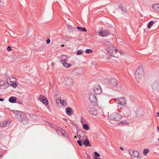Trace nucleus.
I'll use <instances>...</instances> for the list:
<instances>
[{
  "instance_id": "e433bc0d",
  "label": "nucleus",
  "mask_w": 159,
  "mask_h": 159,
  "mask_svg": "<svg viewBox=\"0 0 159 159\" xmlns=\"http://www.w3.org/2000/svg\"><path fill=\"white\" fill-rule=\"evenodd\" d=\"M86 53H90L93 52V50L91 49H87L85 51Z\"/></svg>"
},
{
  "instance_id": "6e6552de",
  "label": "nucleus",
  "mask_w": 159,
  "mask_h": 159,
  "mask_svg": "<svg viewBox=\"0 0 159 159\" xmlns=\"http://www.w3.org/2000/svg\"><path fill=\"white\" fill-rule=\"evenodd\" d=\"M118 83L116 79L112 78L109 80L108 84L111 86L113 87L117 85Z\"/></svg>"
},
{
  "instance_id": "cd10ccee",
  "label": "nucleus",
  "mask_w": 159,
  "mask_h": 159,
  "mask_svg": "<svg viewBox=\"0 0 159 159\" xmlns=\"http://www.w3.org/2000/svg\"><path fill=\"white\" fill-rule=\"evenodd\" d=\"M129 124V122L126 120H122L119 123V125H128Z\"/></svg>"
},
{
  "instance_id": "5701e85b",
  "label": "nucleus",
  "mask_w": 159,
  "mask_h": 159,
  "mask_svg": "<svg viewBox=\"0 0 159 159\" xmlns=\"http://www.w3.org/2000/svg\"><path fill=\"white\" fill-rule=\"evenodd\" d=\"M72 111V109L70 107H67L66 109V113L69 116H70L71 115V112Z\"/></svg>"
},
{
  "instance_id": "052dcab7",
  "label": "nucleus",
  "mask_w": 159,
  "mask_h": 159,
  "mask_svg": "<svg viewBox=\"0 0 159 159\" xmlns=\"http://www.w3.org/2000/svg\"><path fill=\"white\" fill-rule=\"evenodd\" d=\"M51 64H52V65H53V64H54V63H53V64H52V63H51Z\"/></svg>"
},
{
  "instance_id": "e2e57ef3",
  "label": "nucleus",
  "mask_w": 159,
  "mask_h": 159,
  "mask_svg": "<svg viewBox=\"0 0 159 159\" xmlns=\"http://www.w3.org/2000/svg\"><path fill=\"white\" fill-rule=\"evenodd\" d=\"M158 140L159 141V138L158 139Z\"/></svg>"
},
{
  "instance_id": "dca6fc26",
  "label": "nucleus",
  "mask_w": 159,
  "mask_h": 159,
  "mask_svg": "<svg viewBox=\"0 0 159 159\" xmlns=\"http://www.w3.org/2000/svg\"><path fill=\"white\" fill-rule=\"evenodd\" d=\"M94 91L95 93L96 94H100L102 92L100 86L99 85H95L94 88Z\"/></svg>"
},
{
  "instance_id": "aec40b11",
  "label": "nucleus",
  "mask_w": 159,
  "mask_h": 159,
  "mask_svg": "<svg viewBox=\"0 0 159 159\" xmlns=\"http://www.w3.org/2000/svg\"><path fill=\"white\" fill-rule=\"evenodd\" d=\"M12 111L15 114V116L17 119H20V116H21L22 112L17 111L13 110Z\"/></svg>"
},
{
  "instance_id": "393cba45",
  "label": "nucleus",
  "mask_w": 159,
  "mask_h": 159,
  "mask_svg": "<svg viewBox=\"0 0 159 159\" xmlns=\"http://www.w3.org/2000/svg\"><path fill=\"white\" fill-rule=\"evenodd\" d=\"M89 112L91 115H96L97 114V110L94 108L90 110Z\"/></svg>"
},
{
  "instance_id": "ea45409f",
  "label": "nucleus",
  "mask_w": 159,
  "mask_h": 159,
  "mask_svg": "<svg viewBox=\"0 0 159 159\" xmlns=\"http://www.w3.org/2000/svg\"><path fill=\"white\" fill-rule=\"evenodd\" d=\"M68 29L70 30V31H71L73 29V28L71 25H68Z\"/></svg>"
},
{
  "instance_id": "2f4dec72",
  "label": "nucleus",
  "mask_w": 159,
  "mask_h": 159,
  "mask_svg": "<svg viewBox=\"0 0 159 159\" xmlns=\"http://www.w3.org/2000/svg\"><path fill=\"white\" fill-rule=\"evenodd\" d=\"M154 24V22L153 21H150L148 24V28L149 29L150 27L152 26Z\"/></svg>"
},
{
  "instance_id": "864d4df0",
  "label": "nucleus",
  "mask_w": 159,
  "mask_h": 159,
  "mask_svg": "<svg viewBox=\"0 0 159 159\" xmlns=\"http://www.w3.org/2000/svg\"><path fill=\"white\" fill-rule=\"evenodd\" d=\"M63 120L66 121H67V119L66 118H63Z\"/></svg>"
},
{
  "instance_id": "c85d7f7f",
  "label": "nucleus",
  "mask_w": 159,
  "mask_h": 159,
  "mask_svg": "<svg viewBox=\"0 0 159 159\" xmlns=\"http://www.w3.org/2000/svg\"><path fill=\"white\" fill-rule=\"evenodd\" d=\"M77 28L78 30H79L80 31L83 32H86L87 31V30L84 27H81L78 26L77 27Z\"/></svg>"
},
{
  "instance_id": "39448f33",
  "label": "nucleus",
  "mask_w": 159,
  "mask_h": 159,
  "mask_svg": "<svg viewBox=\"0 0 159 159\" xmlns=\"http://www.w3.org/2000/svg\"><path fill=\"white\" fill-rule=\"evenodd\" d=\"M16 78L14 77H11V78H9L7 79L8 83H10V85L14 88H16L17 87V84L16 82Z\"/></svg>"
},
{
  "instance_id": "79ce46f5",
  "label": "nucleus",
  "mask_w": 159,
  "mask_h": 159,
  "mask_svg": "<svg viewBox=\"0 0 159 159\" xmlns=\"http://www.w3.org/2000/svg\"><path fill=\"white\" fill-rule=\"evenodd\" d=\"M64 39L67 42H69L70 41V39L68 37H65L64 38Z\"/></svg>"
},
{
  "instance_id": "de8ad7c7",
  "label": "nucleus",
  "mask_w": 159,
  "mask_h": 159,
  "mask_svg": "<svg viewBox=\"0 0 159 159\" xmlns=\"http://www.w3.org/2000/svg\"><path fill=\"white\" fill-rule=\"evenodd\" d=\"M16 102L20 104H22V102H18V101H16Z\"/></svg>"
},
{
  "instance_id": "f257e3e1",
  "label": "nucleus",
  "mask_w": 159,
  "mask_h": 159,
  "mask_svg": "<svg viewBox=\"0 0 159 159\" xmlns=\"http://www.w3.org/2000/svg\"><path fill=\"white\" fill-rule=\"evenodd\" d=\"M107 52L111 56L116 57H118V53L121 55V52L120 51H118V50L116 49L115 47L112 46H111L107 48Z\"/></svg>"
},
{
  "instance_id": "3c124183",
  "label": "nucleus",
  "mask_w": 159,
  "mask_h": 159,
  "mask_svg": "<svg viewBox=\"0 0 159 159\" xmlns=\"http://www.w3.org/2000/svg\"><path fill=\"white\" fill-rule=\"evenodd\" d=\"M4 100V99L2 98H0V101H2Z\"/></svg>"
},
{
  "instance_id": "37998d69",
  "label": "nucleus",
  "mask_w": 159,
  "mask_h": 159,
  "mask_svg": "<svg viewBox=\"0 0 159 159\" xmlns=\"http://www.w3.org/2000/svg\"><path fill=\"white\" fill-rule=\"evenodd\" d=\"M77 143L79 144V145L80 146H81L82 145V144L81 143V141L80 140H78L77 141Z\"/></svg>"
},
{
  "instance_id": "c9c22d12",
  "label": "nucleus",
  "mask_w": 159,
  "mask_h": 159,
  "mask_svg": "<svg viewBox=\"0 0 159 159\" xmlns=\"http://www.w3.org/2000/svg\"><path fill=\"white\" fill-rule=\"evenodd\" d=\"M83 127L84 129L87 130L89 129V126L87 124H85L83 125Z\"/></svg>"
},
{
  "instance_id": "20e7f679",
  "label": "nucleus",
  "mask_w": 159,
  "mask_h": 159,
  "mask_svg": "<svg viewBox=\"0 0 159 159\" xmlns=\"http://www.w3.org/2000/svg\"><path fill=\"white\" fill-rule=\"evenodd\" d=\"M61 61L65 67L68 68L71 66V65L70 64L67 62L68 61V59L66 55L63 54L61 55Z\"/></svg>"
},
{
  "instance_id": "72a5a7b5",
  "label": "nucleus",
  "mask_w": 159,
  "mask_h": 159,
  "mask_svg": "<svg viewBox=\"0 0 159 159\" xmlns=\"http://www.w3.org/2000/svg\"><path fill=\"white\" fill-rule=\"evenodd\" d=\"M125 114H126L127 116H129L130 115L131 111L129 109H127L125 111Z\"/></svg>"
},
{
  "instance_id": "a878e982",
  "label": "nucleus",
  "mask_w": 159,
  "mask_h": 159,
  "mask_svg": "<svg viewBox=\"0 0 159 159\" xmlns=\"http://www.w3.org/2000/svg\"><path fill=\"white\" fill-rule=\"evenodd\" d=\"M82 144L84 145L85 146H91V145L90 144L89 141L88 139H86L84 140Z\"/></svg>"
},
{
  "instance_id": "b1692460",
  "label": "nucleus",
  "mask_w": 159,
  "mask_h": 159,
  "mask_svg": "<svg viewBox=\"0 0 159 159\" xmlns=\"http://www.w3.org/2000/svg\"><path fill=\"white\" fill-rule=\"evenodd\" d=\"M119 8L121 9L123 13H126V8L123 4H120L119 6Z\"/></svg>"
},
{
  "instance_id": "c756f323",
  "label": "nucleus",
  "mask_w": 159,
  "mask_h": 159,
  "mask_svg": "<svg viewBox=\"0 0 159 159\" xmlns=\"http://www.w3.org/2000/svg\"><path fill=\"white\" fill-rule=\"evenodd\" d=\"M6 84L5 85L0 86V89H4L8 87L9 85V83H8Z\"/></svg>"
},
{
  "instance_id": "58836bf2",
  "label": "nucleus",
  "mask_w": 159,
  "mask_h": 159,
  "mask_svg": "<svg viewBox=\"0 0 159 159\" xmlns=\"http://www.w3.org/2000/svg\"><path fill=\"white\" fill-rule=\"evenodd\" d=\"M83 52L82 51V50H78L77 53V54L78 55H81L82 54Z\"/></svg>"
},
{
  "instance_id": "603ef678",
  "label": "nucleus",
  "mask_w": 159,
  "mask_h": 159,
  "mask_svg": "<svg viewBox=\"0 0 159 159\" xmlns=\"http://www.w3.org/2000/svg\"><path fill=\"white\" fill-rule=\"evenodd\" d=\"M157 116L158 117H159V112H157Z\"/></svg>"
},
{
  "instance_id": "69168bd1",
  "label": "nucleus",
  "mask_w": 159,
  "mask_h": 159,
  "mask_svg": "<svg viewBox=\"0 0 159 159\" xmlns=\"http://www.w3.org/2000/svg\"><path fill=\"white\" fill-rule=\"evenodd\" d=\"M1 3V1H0V3Z\"/></svg>"
},
{
  "instance_id": "0eeeda50",
  "label": "nucleus",
  "mask_w": 159,
  "mask_h": 159,
  "mask_svg": "<svg viewBox=\"0 0 159 159\" xmlns=\"http://www.w3.org/2000/svg\"><path fill=\"white\" fill-rule=\"evenodd\" d=\"M89 98L90 102L93 104H95L97 101V99L95 94L93 93H90L89 96Z\"/></svg>"
},
{
  "instance_id": "a211bd4d",
  "label": "nucleus",
  "mask_w": 159,
  "mask_h": 159,
  "mask_svg": "<svg viewBox=\"0 0 159 159\" xmlns=\"http://www.w3.org/2000/svg\"><path fill=\"white\" fill-rule=\"evenodd\" d=\"M77 135L80 140H81V138L82 136L83 137H86L85 133L81 130H79L77 132Z\"/></svg>"
},
{
  "instance_id": "f3484780",
  "label": "nucleus",
  "mask_w": 159,
  "mask_h": 159,
  "mask_svg": "<svg viewBox=\"0 0 159 159\" xmlns=\"http://www.w3.org/2000/svg\"><path fill=\"white\" fill-rule=\"evenodd\" d=\"M129 154L131 156H133L134 157H136L137 158H140V157H139V153L136 151H130L129 152Z\"/></svg>"
},
{
  "instance_id": "7ed1b4c3",
  "label": "nucleus",
  "mask_w": 159,
  "mask_h": 159,
  "mask_svg": "<svg viewBox=\"0 0 159 159\" xmlns=\"http://www.w3.org/2000/svg\"><path fill=\"white\" fill-rule=\"evenodd\" d=\"M108 118L110 120L119 121L121 119L122 116L119 113L114 112L109 115Z\"/></svg>"
},
{
  "instance_id": "4c0bfd02",
  "label": "nucleus",
  "mask_w": 159,
  "mask_h": 159,
  "mask_svg": "<svg viewBox=\"0 0 159 159\" xmlns=\"http://www.w3.org/2000/svg\"><path fill=\"white\" fill-rule=\"evenodd\" d=\"M94 156L97 157H99L100 156V154L96 152H94Z\"/></svg>"
},
{
  "instance_id": "5fc2aeb1",
  "label": "nucleus",
  "mask_w": 159,
  "mask_h": 159,
  "mask_svg": "<svg viewBox=\"0 0 159 159\" xmlns=\"http://www.w3.org/2000/svg\"><path fill=\"white\" fill-rule=\"evenodd\" d=\"M157 128L158 131H159V127L158 126H157Z\"/></svg>"
},
{
  "instance_id": "4d7b16f0",
  "label": "nucleus",
  "mask_w": 159,
  "mask_h": 159,
  "mask_svg": "<svg viewBox=\"0 0 159 159\" xmlns=\"http://www.w3.org/2000/svg\"><path fill=\"white\" fill-rule=\"evenodd\" d=\"M74 138H76V136H75L74 137Z\"/></svg>"
},
{
  "instance_id": "0e129e2a",
  "label": "nucleus",
  "mask_w": 159,
  "mask_h": 159,
  "mask_svg": "<svg viewBox=\"0 0 159 159\" xmlns=\"http://www.w3.org/2000/svg\"><path fill=\"white\" fill-rule=\"evenodd\" d=\"M120 108H121V109H122V107H120Z\"/></svg>"
},
{
  "instance_id": "bf43d9fd",
  "label": "nucleus",
  "mask_w": 159,
  "mask_h": 159,
  "mask_svg": "<svg viewBox=\"0 0 159 159\" xmlns=\"http://www.w3.org/2000/svg\"><path fill=\"white\" fill-rule=\"evenodd\" d=\"M51 64H52V65H53V64H54V63H53V64H52V63H51Z\"/></svg>"
},
{
  "instance_id": "2eb2a0df",
  "label": "nucleus",
  "mask_w": 159,
  "mask_h": 159,
  "mask_svg": "<svg viewBox=\"0 0 159 159\" xmlns=\"http://www.w3.org/2000/svg\"><path fill=\"white\" fill-rule=\"evenodd\" d=\"M117 103L120 105L124 106L126 103V101L125 98L120 97L118 98Z\"/></svg>"
},
{
  "instance_id": "ddd939ff",
  "label": "nucleus",
  "mask_w": 159,
  "mask_h": 159,
  "mask_svg": "<svg viewBox=\"0 0 159 159\" xmlns=\"http://www.w3.org/2000/svg\"><path fill=\"white\" fill-rule=\"evenodd\" d=\"M75 72L76 75H82L84 73V70L83 68H78L75 70Z\"/></svg>"
},
{
  "instance_id": "6e6d98bb",
  "label": "nucleus",
  "mask_w": 159,
  "mask_h": 159,
  "mask_svg": "<svg viewBox=\"0 0 159 159\" xmlns=\"http://www.w3.org/2000/svg\"><path fill=\"white\" fill-rule=\"evenodd\" d=\"M33 116H36V115H35L33 114Z\"/></svg>"
},
{
  "instance_id": "8fccbe9b",
  "label": "nucleus",
  "mask_w": 159,
  "mask_h": 159,
  "mask_svg": "<svg viewBox=\"0 0 159 159\" xmlns=\"http://www.w3.org/2000/svg\"><path fill=\"white\" fill-rule=\"evenodd\" d=\"M120 149L121 150H122V151H123V150H124V148H122V147H120Z\"/></svg>"
},
{
  "instance_id": "c03bdc74",
  "label": "nucleus",
  "mask_w": 159,
  "mask_h": 159,
  "mask_svg": "<svg viewBox=\"0 0 159 159\" xmlns=\"http://www.w3.org/2000/svg\"><path fill=\"white\" fill-rule=\"evenodd\" d=\"M7 50L8 51H11V48L10 46H8L7 48Z\"/></svg>"
},
{
  "instance_id": "680f3d73",
  "label": "nucleus",
  "mask_w": 159,
  "mask_h": 159,
  "mask_svg": "<svg viewBox=\"0 0 159 159\" xmlns=\"http://www.w3.org/2000/svg\"><path fill=\"white\" fill-rule=\"evenodd\" d=\"M51 64H52V65H53V64H54V63H53V64H52V63H51Z\"/></svg>"
},
{
  "instance_id": "f704fd0d",
  "label": "nucleus",
  "mask_w": 159,
  "mask_h": 159,
  "mask_svg": "<svg viewBox=\"0 0 159 159\" xmlns=\"http://www.w3.org/2000/svg\"><path fill=\"white\" fill-rule=\"evenodd\" d=\"M7 83H8V82H7V81H6L4 80H2L0 82V86L1 85H3L7 84H6Z\"/></svg>"
},
{
  "instance_id": "4be33fe9",
  "label": "nucleus",
  "mask_w": 159,
  "mask_h": 159,
  "mask_svg": "<svg viewBox=\"0 0 159 159\" xmlns=\"http://www.w3.org/2000/svg\"><path fill=\"white\" fill-rule=\"evenodd\" d=\"M8 101L11 103H15L16 102V99L15 97L11 96L9 98Z\"/></svg>"
},
{
  "instance_id": "473e14b6",
  "label": "nucleus",
  "mask_w": 159,
  "mask_h": 159,
  "mask_svg": "<svg viewBox=\"0 0 159 159\" xmlns=\"http://www.w3.org/2000/svg\"><path fill=\"white\" fill-rule=\"evenodd\" d=\"M149 150L148 149H144L143 152V154L144 155H146L149 152Z\"/></svg>"
},
{
  "instance_id": "49530a36",
  "label": "nucleus",
  "mask_w": 159,
  "mask_h": 159,
  "mask_svg": "<svg viewBox=\"0 0 159 159\" xmlns=\"http://www.w3.org/2000/svg\"><path fill=\"white\" fill-rule=\"evenodd\" d=\"M4 5L2 1H1V3H0V6H3Z\"/></svg>"
},
{
  "instance_id": "13d9d810",
  "label": "nucleus",
  "mask_w": 159,
  "mask_h": 159,
  "mask_svg": "<svg viewBox=\"0 0 159 159\" xmlns=\"http://www.w3.org/2000/svg\"><path fill=\"white\" fill-rule=\"evenodd\" d=\"M61 46L62 47H63V46H64V45H61Z\"/></svg>"
},
{
  "instance_id": "a19ab883",
  "label": "nucleus",
  "mask_w": 159,
  "mask_h": 159,
  "mask_svg": "<svg viewBox=\"0 0 159 159\" xmlns=\"http://www.w3.org/2000/svg\"><path fill=\"white\" fill-rule=\"evenodd\" d=\"M23 115H24V116H26V115L25 113H24V112H22L21 115V116H20V119H19L20 120L21 119L23 118V116H24Z\"/></svg>"
},
{
  "instance_id": "bb28decb",
  "label": "nucleus",
  "mask_w": 159,
  "mask_h": 159,
  "mask_svg": "<svg viewBox=\"0 0 159 159\" xmlns=\"http://www.w3.org/2000/svg\"><path fill=\"white\" fill-rule=\"evenodd\" d=\"M152 8L154 10L159 12V4H153L152 6Z\"/></svg>"
},
{
  "instance_id": "09e8293b",
  "label": "nucleus",
  "mask_w": 159,
  "mask_h": 159,
  "mask_svg": "<svg viewBox=\"0 0 159 159\" xmlns=\"http://www.w3.org/2000/svg\"><path fill=\"white\" fill-rule=\"evenodd\" d=\"M94 158L95 159H101L100 158L98 157H97L94 156Z\"/></svg>"
},
{
  "instance_id": "9d476101",
  "label": "nucleus",
  "mask_w": 159,
  "mask_h": 159,
  "mask_svg": "<svg viewBox=\"0 0 159 159\" xmlns=\"http://www.w3.org/2000/svg\"><path fill=\"white\" fill-rule=\"evenodd\" d=\"M152 87L155 91L159 92V80L155 81L153 83Z\"/></svg>"
},
{
  "instance_id": "a18cd8bd",
  "label": "nucleus",
  "mask_w": 159,
  "mask_h": 159,
  "mask_svg": "<svg viewBox=\"0 0 159 159\" xmlns=\"http://www.w3.org/2000/svg\"><path fill=\"white\" fill-rule=\"evenodd\" d=\"M50 42V40L49 39H48L47 40H46V43H47L48 44H49Z\"/></svg>"
},
{
  "instance_id": "6ab92c4d",
  "label": "nucleus",
  "mask_w": 159,
  "mask_h": 159,
  "mask_svg": "<svg viewBox=\"0 0 159 159\" xmlns=\"http://www.w3.org/2000/svg\"><path fill=\"white\" fill-rule=\"evenodd\" d=\"M20 121L21 122L25 124H27L28 122V119L26 115L24 116L23 118L21 119L20 120Z\"/></svg>"
},
{
  "instance_id": "1a4fd4ad",
  "label": "nucleus",
  "mask_w": 159,
  "mask_h": 159,
  "mask_svg": "<svg viewBox=\"0 0 159 159\" xmlns=\"http://www.w3.org/2000/svg\"><path fill=\"white\" fill-rule=\"evenodd\" d=\"M144 114V110L142 108H137L136 113V116L139 118H141L143 117Z\"/></svg>"
},
{
  "instance_id": "7c9ffc66",
  "label": "nucleus",
  "mask_w": 159,
  "mask_h": 159,
  "mask_svg": "<svg viewBox=\"0 0 159 159\" xmlns=\"http://www.w3.org/2000/svg\"><path fill=\"white\" fill-rule=\"evenodd\" d=\"M62 105L64 107H66L67 106L66 102V101L62 100V101L61 99L60 100Z\"/></svg>"
},
{
  "instance_id": "4468645a",
  "label": "nucleus",
  "mask_w": 159,
  "mask_h": 159,
  "mask_svg": "<svg viewBox=\"0 0 159 159\" xmlns=\"http://www.w3.org/2000/svg\"><path fill=\"white\" fill-rule=\"evenodd\" d=\"M98 33L99 35L102 37H106L110 34V32L107 30H105L103 31L101 30Z\"/></svg>"
},
{
  "instance_id": "423d86ee",
  "label": "nucleus",
  "mask_w": 159,
  "mask_h": 159,
  "mask_svg": "<svg viewBox=\"0 0 159 159\" xmlns=\"http://www.w3.org/2000/svg\"><path fill=\"white\" fill-rule=\"evenodd\" d=\"M56 130L57 134L61 136V135L63 136L66 137L67 136H68V134L66 131L61 129V128L59 127H57L56 128Z\"/></svg>"
},
{
  "instance_id": "412c9836",
  "label": "nucleus",
  "mask_w": 159,
  "mask_h": 159,
  "mask_svg": "<svg viewBox=\"0 0 159 159\" xmlns=\"http://www.w3.org/2000/svg\"><path fill=\"white\" fill-rule=\"evenodd\" d=\"M10 124V122L8 121H3L0 123V127H6L8 126Z\"/></svg>"
},
{
  "instance_id": "9b49d317",
  "label": "nucleus",
  "mask_w": 159,
  "mask_h": 159,
  "mask_svg": "<svg viewBox=\"0 0 159 159\" xmlns=\"http://www.w3.org/2000/svg\"><path fill=\"white\" fill-rule=\"evenodd\" d=\"M64 82L66 85L68 86H71L72 85L74 81L70 78H66L64 79Z\"/></svg>"
},
{
  "instance_id": "f8f14e48",
  "label": "nucleus",
  "mask_w": 159,
  "mask_h": 159,
  "mask_svg": "<svg viewBox=\"0 0 159 159\" xmlns=\"http://www.w3.org/2000/svg\"><path fill=\"white\" fill-rule=\"evenodd\" d=\"M39 99L40 101L41 102L45 105H47L48 104V102L47 98L43 95H40L39 97Z\"/></svg>"
},
{
  "instance_id": "f03ea898",
  "label": "nucleus",
  "mask_w": 159,
  "mask_h": 159,
  "mask_svg": "<svg viewBox=\"0 0 159 159\" xmlns=\"http://www.w3.org/2000/svg\"><path fill=\"white\" fill-rule=\"evenodd\" d=\"M143 66L141 64H139L138 66V68L135 72V79L138 82H140V78L141 77V75L143 72Z\"/></svg>"
}]
</instances>
